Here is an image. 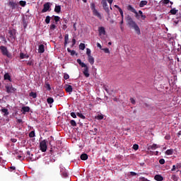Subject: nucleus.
<instances>
[{"label": "nucleus", "instance_id": "nucleus-1", "mask_svg": "<svg viewBox=\"0 0 181 181\" xmlns=\"http://www.w3.org/2000/svg\"><path fill=\"white\" fill-rule=\"evenodd\" d=\"M126 22L129 25L130 28H132V29H134L135 32L137 33V35H141V29L139 28V26H138V24L132 19V17L131 16L127 15L126 17Z\"/></svg>", "mask_w": 181, "mask_h": 181}, {"label": "nucleus", "instance_id": "nucleus-2", "mask_svg": "<svg viewBox=\"0 0 181 181\" xmlns=\"http://www.w3.org/2000/svg\"><path fill=\"white\" fill-rule=\"evenodd\" d=\"M90 9L94 15V16H97L99 19H103V16L101 14L95 9V4L91 3L90 4Z\"/></svg>", "mask_w": 181, "mask_h": 181}, {"label": "nucleus", "instance_id": "nucleus-3", "mask_svg": "<svg viewBox=\"0 0 181 181\" xmlns=\"http://www.w3.org/2000/svg\"><path fill=\"white\" fill-rule=\"evenodd\" d=\"M40 149L42 152H46V151H47V141L43 140L40 142Z\"/></svg>", "mask_w": 181, "mask_h": 181}, {"label": "nucleus", "instance_id": "nucleus-4", "mask_svg": "<svg viewBox=\"0 0 181 181\" xmlns=\"http://www.w3.org/2000/svg\"><path fill=\"white\" fill-rule=\"evenodd\" d=\"M0 49L2 52V54H4V56H6L8 58L12 57V54H11L9 52H8V49L6 48V47L1 46Z\"/></svg>", "mask_w": 181, "mask_h": 181}, {"label": "nucleus", "instance_id": "nucleus-5", "mask_svg": "<svg viewBox=\"0 0 181 181\" xmlns=\"http://www.w3.org/2000/svg\"><path fill=\"white\" fill-rule=\"evenodd\" d=\"M5 88L8 94H11V93H15V91L16 90V88H13L12 85L11 84L6 85Z\"/></svg>", "mask_w": 181, "mask_h": 181}, {"label": "nucleus", "instance_id": "nucleus-6", "mask_svg": "<svg viewBox=\"0 0 181 181\" xmlns=\"http://www.w3.org/2000/svg\"><path fill=\"white\" fill-rule=\"evenodd\" d=\"M127 11H130V12H132L133 13H134L135 18H136V19H139V14L138 13L134 7H132L131 5H129L127 6Z\"/></svg>", "mask_w": 181, "mask_h": 181}, {"label": "nucleus", "instance_id": "nucleus-7", "mask_svg": "<svg viewBox=\"0 0 181 181\" xmlns=\"http://www.w3.org/2000/svg\"><path fill=\"white\" fill-rule=\"evenodd\" d=\"M50 10V3L47 2L43 5V8L42 9V13H45L47 11Z\"/></svg>", "mask_w": 181, "mask_h": 181}, {"label": "nucleus", "instance_id": "nucleus-8", "mask_svg": "<svg viewBox=\"0 0 181 181\" xmlns=\"http://www.w3.org/2000/svg\"><path fill=\"white\" fill-rule=\"evenodd\" d=\"M8 35L11 39H13V40H15V39H16V30L15 29L10 30L8 31Z\"/></svg>", "mask_w": 181, "mask_h": 181}, {"label": "nucleus", "instance_id": "nucleus-9", "mask_svg": "<svg viewBox=\"0 0 181 181\" xmlns=\"http://www.w3.org/2000/svg\"><path fill=\"white\" fill-rule=\"evenodd\" d=\"M99 36H105L106 32H105V28L104 27H98V28Z\"/></svg>", "mask_w": 181, "mask_h": 181}, {"label": "nucleus", "instance_id": "nucleus-10", "mask_svg": "<svg viewBox=\"0 0 181 181\" xmlns=\"http://www.w3.org/2000/svg\"><path fill=\"white\" fill-rule=\"evenodd\" d=\"M139 16V19L138 21H145L146 19V16L142 12V11L139 10L137 13Z\"/></svg>", "mask_w": 181, "mask_h": 181}, {"label": "nucleus", "instance_id": "nucleus-11", "mask_svg": "<svg viewBox=\"0 0 181 181\" xmlns=\"http://www.w3.org/2000/svg\"><path fill=\"white\" fill-rule=\"evenodd\" d=\"M65 91L66 93H69V94H71L73 93V86L71 85H65Z\"/></svg>", "mask_w": 181, "mask_h": 181}, {"label": "nucleus", "instance_id": "nucleus-12", "mask_svg": "<svg viewBox=\"0 0 181 181\" xmlns=\"http://www.w3.org/2000/svg\"><path fill=\"white\" fill-rule=\"evenodd\" d=\"M180 168H181V163H177L176 165H173L171 172H175V170H177V172H179V169H180Z\"/></svg>", "mask_w": 181, "mask_h": 181}, {"label": "nucleus", "instance_id": "nucleus-13", "mask_svg": "<svg viewBox=\"0 0 181 181\" xmlns=\"http://www.w3.org/2000/svg\"><path fill=\"white\" fill-rule=\"evenodd\" d=\"M68 22L69 21L66 18H64V21H62V29H63V30H66V29H67Z\"/></svg>", "mask_w": 181, "mask_h": 181}, {"label": "nucleus", "instance_id": "nucleus-14", "mask_svg": "<svg viewBox=\"0 0 181 181\" xmlns=\"http://www.w3.org/2000/svg\"><path fill=\"white\" fill-rule=\"evenodd\" d=\"M103 9L105 12L107 13L108 15H110V8L108 7V4H107V1L104 4V3H102Z\"/></svg>", "mask_w": 181, "mask_h": 181}, {"label": "nucleus", "instance_id": "nucleus-15", "mask_svg": "<svg viewBox=\"0 0 181 181\" xmlns=\"http://www.w3.org/2000/svg\"><path fill=\"white\" fill-rule=\"evenodd\" d=\"M8 5L10 6V8H11V9H15L16 6H18V3L14 1H9Z\"/></svg>", "mask_w": 181, "mask_h": 181}, {"label": "nucleus", "instance_id": "nucleus-16", "mask_svg": "<svg viewBox=\"0 0 181 181\" xmlns=\"http://www.w3.org/2000/svg\"><path fill=\"white\" fill-rule=\"evenodd\" d=\"M158 148H160V146L156 144H153L152 146L148 147V150L149 151V149H152L153 151L155 149H158Z\"/></svg>", "mask_w": 181, "mask_h": 181}, {"label": "nucleus", "instance_id": "nucleus-17", "mask_svg": "<svg viewBox=\"0 0 181 181\" xmlns=\"http://www.w3.org/2000/svg\"><path fill=\"white\" fill-rule=\"evenodd\" d=\"M21 111H23V114H26V112H29V111H30V107H29V106H23L21 108Z\"/></svg>", "mask_w": 181, "mask_h": 181}, {"label": "nucleus", "instance_id": "nucleus-18", "mask_svg": "<svg viewBox=\"0 0 181 181\" xmlns=\"http://www.w3.org/2000/svg\"><path fill=\"white\" fill-rule=\"evenodd\" d=\"M38 53H45V45L43 44L39 45Z\"/></svg>", "mask_w": 181, "mask_h": 181}, {"label": "nucleus", "instance_id": "nucleus-19", "mask_svg": "<svg viewBox=\"0 0 181 181\" xmlns=\"http://www.w3.org/2000/svg\"><path fill=\"white\" fill-rule=\"evenodd\" d=\"M83 75L85 76V77H86V78L90 77V74L88 73V66L83 69Z\"/></svg>", "mask_w": 181, "mask_h": 181}, {"label": "nucleus", "instance_id": "nucleus-20", "mask_svg": "<svg viewBox=\"0 0 181 181\" xmlns=\"http://www.w3.org/2000/svg\"><path fill=\"white\" fill-rule=\"evenodd\" d=\"M1 112L4 114V117H8L9 115V112L8 111V109L6 108H2L1 110Z\"/></svg>", "mask_w": 181, "mask_h": 181}, {"label": "nucleus", "instance_id": "nucleus-21", "mask_svg": "<svg viewBox=\"0 0 181 181\" xmlns=\"http://www.w3.org/2000/svg\"><path fill=\"white\" fill-rule=\"evenodd\" d=\"M54 12H56V13H60V12H62V6H55L54 8Z\"/></svg>", "mask_w": 181, "mask_h": 181}, {"label": "nucleus", "instance_id": "nucleus-22", "mask_svg": "<svg viewBox=\"0 0 181 181\" xmlns=\"http://www.w3.org/2000/svg\"><path fill=\"white\" fill-rule=\"evenodd\" d=\"M81 160H87L88 159V155L87 153H82L81 155Z\"/></svg>", "mask_w": 181, "mask_h": 181}, {"label": "nucleus", "instance_id": "nucleus-23", "mask_svg": "<svg viewBox=\"0 0 181 181\" xmlns=\"http://www.w3.org/2000/svg\"><path fill=\"white\" fill-rule=\"evenodd\" d=\"M155 180L157 181H163V177H162V175H156L154 177Z\"/></svg>", "mask_w": 181, "mask_h": 181}, {"label": "nucleus", "instance_id": "nucleus-24", "mask_svg": "<svg viewBox=\"0 0 181 181\" xmlns=\"http://www.w3.org/2000/svg\"><path fill=\"white\" fill-rule=\"evenodd\" d=\"M88 60L90 64L91 65L94 64V57L93 56L90 55L88 57Z\"/></svg>", "mask_w": 181, "mask_h": 181}, {"label": "nucleus", "instance_id": "nucleus-25", "mask_svg": "<svg viewBox=\"0 0 181 181\" xmlns=\"http://www.w3.org/2000/svg\"><path fill=\"white\" fill-rule=\"evenodd\" d=\"M145 5H148V1H140V4H139V7L140 8H144L145 6Z\"/></svg>", "mask_w": 181, "mask_h": 181}, {"label": "nucleus", "instance_id": "nucleus-26", "mask_svg": "<svg viewBox=\"0 0 181 181\" xmlns=\"http://www.w3.org/2000/svg\"><path fill=\"white\" fill-rule=\"evenodd\" d=\"M69 43V34H66L64 37V46L66 47Z\"/></svg>", "mask_w": 181, "mask_h": 181}, {"label": "nucleus", "instance_id": "nucleus-27", "mask_svg": "<svg viewBox=\"0 0 181 181\" xmlns=\"http://www.w3.org/2000/svg\"><path fill=\"white\" fill-rule=\"evenodd\" d=\"M52 18H54L56 25H57V23L60 21V17L58 16H53Z\"/></svg>", "mask_w": 181, "mask_h": 181}, {"label": "nucleus", "instance_id": "nucleus-28", "mask_svg": "<svg viewBox=\"0 0 181 181\" xmlns=\"http://www.w3.org/2000/svg\"><path fill=\"white\" fill-rule=\"evenodd\" d=\"M27 155H28V158H30V160H32V162H33V160H35V158H33V154H31L30 151H28Z\"/></svg>", "mask_w": 181, "mask_h": 181}, {"label": "nucleus", "instance_id": "nucleus-29", "mask_svg": "<svg viewBox=\"0 0 181 181\" xmlns=\"http://www.w3.org/2000/svg\"><path fill=\"white\" fill-rule=\"evenodd\" d=\"M177 12H179L178 10H176V8H172L170 11V13H171V15H176V13H177Z\"/></svg>", "mask_w": 181, "mask_h": 181}, {"label": "nucleus", "instance_id": "nucleus-30", "mask_svg": "<svg viewBox=\"0 0 181 181\" xmlns=\"http://www.w3.org/2000/svg\"><path fill=\"white\" fill-rule=\"evenodd\" d=\"M25 57H26V59H28L29 55H26V54H23V52H21L20 53V59H25Z\"/></svg>", "mask_w": 181, "mask_h": 181}, {"label": "nucleus", "instance_id": "nucleus-31", "mask_svg": "<svg viewBox=\"0 0 181 181\" xmlns=\"http://www.w3.org/2000/svg\"><path fill=\"white\" fill-rule=\"evenodd\" d=\"M47 102L48 104H53V103H54V100L53 99V98H48L47 99Z\"/></svg>", "mask_w": 181, "mask_h": 181}, {"label": "nucleus", "instance_id": "nucleus-32", "mask_svg": "<svg viewBox=\"0 0 181 181\" xmlns=\"http://www.w3.org/2000/svg\"><path fill=\"white\" fill-rule=\"evenodd\" d=\"M68 53H71V56H74L76 54V51L70 49V48H67Z\"/></svg>", "mask_w": 181, "mask_h": 181}, {"label": "nucleus", "instance_id": "nucleus-33", "mask_svg": "<svg viewBox=\"0 0 181 181\" xmlns=\"http://www.w3.org/2000/svg\"><path fill=\"white\" fill-rule=\"evenodd\" d=\"M76 115L77 117H79V118H81L82 119H86V116H84L82 113L77 112Z\"/></svg>", "mask_w": 181, "mask_h": 181}, {"label": "nucleus", "instance_id": "nucleus-34", "mask_svg": "<svg viewBox=\"0 0 181 181\" xmlns=\"http://www.w3.org/2000/svg\"><path fill=\"white\" fill-rule=\"evenodd\" d=\"M171 179H172V180L177 181V180H179V177L177 176L176 175H173L171 176Z\"/></svg>", "mask_w": 181, "mask_h": 181}, {"label": "nucleus", "instance_id": "nucleus-35", "mask_svg": "<svg viewBox=\"0 0 181 181\" xmlns=\"http://www.w3.org/2000/svg\"><path fill=\"white\" fill-rule=\"evenodd\" d=\"M4 80H9V81H11V76L9 74H4Z\"/></svg>", "mask_w": 181, "mask_h": 181}, {"label": "nucleus", "instance_id": "nucleus-36", "mask_svg": "<svg viewBox=\"0 0 181 181\" xmlns=\"http://www.w3.org/2000/svg\"><path fill=\"white\" fill-rule=\"evenodd\" d=\"M79 49L80 50H84V49H86V45L84 43H81L79 45Z\"/></svg>", "mask_w": 181, "mask_h": 181}, {"label": "nucleus", "instance_id": "nucleus-37", "mask_svg": "<svg viewBox=\"0 0 181 181\" xmlns=\"http://www.w3.org/2000/svg\"><path fill=\"white\" fill-rule=\"evenodd\" d=\"M29 95L30 97H33V98H36V97H37V94L34 92H30Z\"/></svg>", "mask_w": 181, "mask_h": 181}, {"label": "nucleus", "instance_id": "nucleus-38", "mask_svg": "<svg viewBox=\"0 0 181 181\" xmlns=\"http://www.w3.org/2000/svg\"><path fill=\"white\" fill-rule=\"evenodd\" d=\"M19 5H21V6L25 7V6H26V1H20Z\"/></svg>", "mask_w": 181, "mask_h": 181}, {"label": "nucleus", "instance_id": "nucleus-39", "mask_svg": "<svg viewBox=\"0 0 181 181\" xmlns=\"http://www.w3.org/2000/svg\"><path fill=\"white\" fill-rule=\"evenodd\" d=\"M166 155H173V150L172 149H168L165 151Z\"/></svg>", "mask_w": 181, "mask_h": 181}, {"label": "nucleus", "instance_id": "nucleus-40", "mask_svg": "<svg viewBox=\"0 0 181 181\" xmlns=\"http://www.w3.org/2000/svg\"><path fill=\"white\" fill-rule=\"evenodd\" d=\"M45 23H47V25H49V23H50V16H47L45 18Z\"/></svg>", "mask_w": 181, "mask_h": 181}, {"label": "nucleus", "instance_id": "nucleus-41", "mask_svg": "<svg viewBox=\"0 0 181 181\" xmlns=\"http://www.w3.org/2000/svg\"><path fill=\"white\" fill-rule=\"evenodd\" d=\"M35 131H31L29 134V137L30 138H35Z\"/></svg>", "mask_w": 181, "mask_h": 181}, {"label": "nucleus", "instance_id": "nucleus-42", "mask_svg": "<svg viewBox=\"0 0 181 181\" xmlns=\"http://www.w3.org/2000/svg\"><path fill=\"white\" fill-rule=\"evenodd\" d=\"M45 87L47 90H48V91H50V90H52V87H50V84L49 83H45Z\"/></svg>", "mask_w": 181, "mask_h": 181}, {"label": "nucleus", "instance_id": "nucleus-43", "mask_svg": "<svg viewBox=\"0 0 181 181\" xmlns=\"http://www.w3.org/2000/svg\"><path fill=\"white\" fill-rule=\"evenodd\" d=\"M70 124L72 127H77V123H76L75 120H71Z\"/></svg>", "mask_w": 181, "mask_h": 181}, {"label": "nucleus", "instance_id": "nucleus-44", "mask_svg": "<svg viewBox=\"0 0 181 181\" xmlns=\"http://www.w3.org/2000/svg\"><path fill=\"white\" fill-rule=\"evenodd\" d=\"M86 54L88 57L91 56V49H90L89 48L86 49Z\"/></svg>", "mask_w": 181, "mask_h": 181}, {"label": "nucleus", "instance_id": "nucleus-45", "mask_svg": "<svg viewBox=\"0 0 181 181\" xmlns=\"http://www.w3.org/2000/svg\"><path fill=\"white\" fill-rule=\"evenodd\" d=\"M133 149H134V151H138V149H139V146L138 144H134Z\"/></svg>", "mask_w": 181, "mask_h": 181}, {"label": "nucleus", "instance_id": "nucleus-46", "mask_svg": "<svg viewBox=\"0 0 181 181\" xmlns=\"http://www.w3.org/2000/svg\"><path fill=\"white\" fill-rule=\"evenodd\" d=\"M79 66H81V67H83L84 69L88 67L87 64H86L84 62H81V64H79Z\"/></svg>", "mask_w": 181, "mask_h": 181}, {"label": "nucleus", "instance_id": "nucleus-47", "mask_svg": "<svg viewBox=\"0 0 181 181\" xmlns=\"http://www.w3.org/2000/svg\"><path fill=\"white\" fill-rule=\"evenodd\" d=\"M49 29L50 30H54V29H56V25L54 24H51Z\"/></svg>", "mask_w": 181, "mask_h": 181}, {"label": "nucleus", "instance_id": "nucleus-48", "mask_svg": "<svg viewBox=\"0 0 181 181\" xmlns=\"http://www.w3.org/2000/svg\"><path fill=\"white\" fill-rule=\"evenodd\" d=\"M164 138L166 141H170V134H166Z\"/></svg>", "mask_w": 181, "mask_h": 181}, {"label": "nucleus", "instance_id": "nucleus-49", "mask_svg": "<svg viewBox=\"0 0 181 181\" xmlns=\"http://www.w3.org/2000/svg\"><path fill=\"white\" fill-rule=\"evenodd\" d=\"M161 2H163V4L164 5H168V4H169L170 2V0H162Z\"/></svg>", "mask_w": 181, "mask_h": 181}, {"label": "nucleus", "instance_id": "nucleus-50", "mask_svg": "<svg viewBox=\"0 0 181 181\" xmlns=\"http://www.w3.org/2000/svg\"><path fill=\"white\" fill-rule=\"evenodd\" d=\"M96 118L97 119H100V120L104 119V116L103 115H98Z\"/></svg>", "mask_w": 181, "mask_h": 181}, {"label": "nucleus", "instance_id": "nucleus-51", "mask_svg": "<svg viewBox=\"0 0 181 181\" xmlns=\"http://www.w3.org/2000/svg\"><path fill=\"white\" fill-rule=\"evenodd\" d=\"M159 164H160V165H165V159L160 158V159L159 160Z\"/></svg>", "mask_w": 181, "mask_h": 181}, {"label": "nucleus", "instance_id": "nucleus-52", "mask_svg": "<svg viewBox=\"0 0 181 181\" xmlns=\"http://www.w3.org/2000/svg\"><path fill=\"white\" fill-rule=\"evenodd\" d=\"M64 80H69L70 78V76H69L67 74H64Z\"/></svg>", "mask_w": 181, "mask_h": 181}, {"label": "nucleus", "instance_id": "nucleus-53", "mask_svg": "<svg viewBox=\"0 0 181 181\" xmlns=\"http://www.w3.org/2000/svg\"><path fill=\"white\" fill-rule=\"evenodd\" d=\"M119 12L121 15L122 19H124V11H122V8L119 9Z\"/></svg>", "mask_w": 181, "mask_h": 181}, {"label": "nucleus", "instance_id": "nucleus-54", "mask_svg": "<svg viewBox=\"0 0 181 181\" xmlns=\"http://www.w3.org/2000/svg\"><path fill=\"white\" fill-rule=\"evenodd\" d=\"M71 117H72V118H77V115H76L74 112H71Z\"/></svg>", "mask_w": 181, "mask_h": 181}, {"label": "nucleus", "instance_id": "nucleus-55", "mask_svg": "<svg viewBox=\"0 0 181 181\" xmlns=\"http://www.w3.org/2000/svg\"><path fill=\"white\" fill-rule=\"evenodd\" d=\"M102 50H103L105 53H110V49L108 48H103Z\"/></svg>", "mask_w": 181, "mask_h": 181}, {"label": "nucleus", "instance_id": "nucleus-56", "mask_svg": "<svg viewBox=\"0 0 181 181\" xmlns=\"http://www.w3.org/2000/svg\"><path fill=\"white\" fill-rule=\"evenodd\" d=\"M140 181H150V180L144 177H140Z\"/></svg>", "mask_w": 181, "mask_h": 181}, {"label": "nucleus", "instance_id": "nucleus-57", "mask_svg": "<svg viewBox=\"0 0 181 181\" xmlns=\"http://www.w3.org/2000/svg\"><path fill=\"white\" fill-rule=\"evenodd\" d=\"M130 101H131L132 104H134V105L136 104V102H135V100L134 99V98H131Z\"/></svg>", "mask_w": 181, "mask_h": 181}, {"label": "nucleus", "instance_id": "nucleus-58", "mask_svg": "<svg viewBox=\"0 0 181 181\" xmlns=\"http://www.w3.org/2000/svg\"><path fill=\"white\" fill-rule=\"evenodd\" d=\"M27 65H28V66H33V62L29 61V62L27 63Z\"/></svg>", "mask_w": 181, "mask_h": 181}, {"label": "nucleus", "instance_id": "nucleus-59", "mask_svg": "<svg viewBox=\"0 0 181 181\" xmlns=\"http://www.w3.org/2000/svg\"><path fill=\"white\" fill-rule=\"evenodd\" d=\"M74 45H76V38L72 39V47L74 46Z\"/></svg>", "mask_w": 181, "mask_h": 181}, {"label": "nucleus", "instance_id": "nucleus-60", "mask_svg": "<svg viewBox=\"0 0 181 181\" xmlns=\"http://www.w3.org/2000/svg\"><path fill=\"white\" fill-rule=\"evenodd\" d=\"M62 176H63L64 177H67L68 175H67V173H66V172H63V173H62Z\"/></svg>", "mask_w": 181, "mask_h": 181}, {"label": "nucleus", "instance_id": "nucleus-61", "mask_svg": "<svg viewBox=\"0 0 181 181\" xmlns=\"http://www.w3.org/2000/svg\"><path fill=\"white\" fill-rule=\"evenodd\" d=\"M130 175L131 176H136V173H135V172H130Z\"/></svg>", "mask_w": 181, "mask_h": 181}, {"label": "nucleus", "instance_id": "nucleus-62", "mask_svg": "<svg viewBox=\"0 0 181 181\" xmlns=\"http://www.w3.org/2000/svg\"><path fill=\"white\" fill-rule=\"evenodd\" d=\"M97 47H99V49H103V47L101 46V44H100V42L97 43Z\"/></svg>", "mask_w": 181, "mask_h": 181}, {"label": "nucleus", "instance_id": "nucleus-63", "mask_svg": "<svg viewBox=\"0 0 181 181\" xmlns=\"http://www.w3.org/2000/svg\"><path fill=\"white\" fill-rule=\"evenodd\" d=\"M17 122H18V124H22V122H23L22 119H18Z\"/></svg>", "mask_w": 181, "mask_h": 181}, {"label": "nucleus", "instance_id": "nucleus-64", "mask_svg": "<svg viewBox=\"0 0 181 181\" xmlns=\"http://www.w3.org/2000/svg\"><path fill=\"white\" fill-rule=\"evenodd\" d=\"M11 142L15 144V142H17L18 140L16 139H11Z\"/></svg>", "mask_w": 181, "mask_h": 181}]
</instances>
